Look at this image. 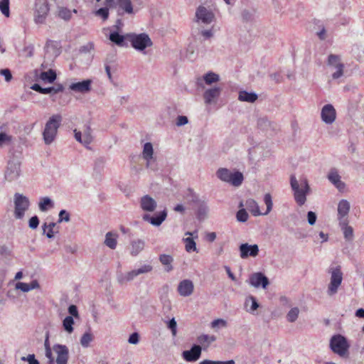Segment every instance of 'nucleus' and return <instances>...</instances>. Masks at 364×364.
I'll return each instance as SVG.
<instances>
[{"instance_id": "obj_12", "label": "nucleus", "mask_w": 364, "mask_h": 364, "mask_svg": "<svg viewBox=\"0 0 364 364\" xmlns=\"http://www.w3.org/2000/svg\"><path fill=\"white\" fill-rule=\"evenodd\" d=\"M321 120L326 124H332L336 119V111L331 104L325 105L321 111Z\"/></svg>"}, {"instance_id": "obj_11", "label": "nucleus", "mask_w": 364, "mask_h": 364, "mask_svg": "<svg viewBox=\"0 0 364 364\" xmlns=\"http://www.w3.org/2000/svg\"><path fill=\"white\" fill-rule=\"evenodd\" d=\"M21 172V163L18 159L14 158L8 162L4 177L8 181H14L19 178Z\"/></svg>"}, {"instance_id": "obj_56", "label": "nucleus", "mask_w": 364, "mask_h": 364, "mask_svg": "<svg viewBox=\"0 0 364 364\" xmlns=\"http://www.w3.org/2000/svg\"><path fill=\"white\" fill-rule=\"evenodd\" d=\"M235 361L233 360H230L227 361H220V360H204L199 363V364H235Z\"/></svg>"}, {"instance_id": "obj_29", "label": "nucleus", "mask_w": 364, "mask_h": 364, "mask_svg": "<svg viewBox=\"0 0 364 364\" xmlns=\"http://www.w3.org/2000/svg\"><path fill=\"white\" fill-rule=\"evenodd\" d=\"M348 221L340 222L339 225L343 230L344 237L347 240H351L353 237V228L348 225Z\"/></svg>"}, {"instance_id": "obj_49", "label": "nucleus", "mask_w": 364, "mask_h": 364, "mask_svg": "<svg viewBox=\"0 0 364 364\" xmlns=\"http://www.w3.org/2000/svg\"><path fill=\"white\" fill-rule=\"evenodd\" d=\"M64 90V87L62 85L59 84L55 87H49L46 88H43V94H49V93H53L56 94L60 92H63Z\"/></svg>"}, {"instance_id": "obj_20", "label": "nucleus", "mask_w": 364, "mask_h": 364, "mask_svg": "<svg viewBox=\"0 0 364 364\" xmlns=\"http://www.w3.org/2000/svg\"><path fill=\"white\" fill-rule=\"evenodd\" d=\"M350 203L346 200L342 199L338 204V220L340 222L348 221V215L350 211Z\"/></svg>"}, {"instance_id": "obj_9", "label": "nucleus", "mask_w": 364, "mask_h": 364, "mask_svg": "<svg viewBox=\"0 0 364 364\" xmlns=\"http://www.w3.org/2000/svg\"><path fill=\"white\" fill-rule=\"evenodd\" d=\"M29 206L30 201L26 196L18 193L14 195V217L16 219H22Z\"/></svg>"}, {"instance_id": "obj_54", "label": "nucleus", "mask_w": 364, "mask_h": 364, "mask_svg": "<svg viewBox=\"0 0 364 364\" xmlns=\"http://www.w3.org/2000/svg\"><path fill=\"white\" fill-rule=\"evenodd\" d=\"M248 214L244 208L239 210L236 215L237 220L242 223L246 222L248 219Z\"/></svg>"}, {"instance_id": "obj_34", "label": "nucleus", "mask_w": 364, "mask_h": 364, "mask_svg": "<svg viewBox=\"0 0 364 364\" xmlns=\"http://www.w3.org/2000/svg\"><path fill=\"white\" fill-rule=\"evenodd\" d=\"M82 136H83V141H82V144L85 146L88 147V146L92 143V141L93 140V136L92 135V129L89 125L85 126V129L83 131Z\"/></svg>"}, {"instance_id": "obj_37", "label": "nucleus", "mask_w": 364, "mask_h": 364, "mask_svg": "<svg viewBox=\"0 0 364 364\" xmlns=\"http://www.w3.org/2000/svg\"><path fill=\"white\" fill-rule=\"evenodd\" d=\"M38 207L41 211L46 212L48 208L53 207V202L48 197L42 198L39 202Z\"/></svg>"}, {"instance_id": "obj_16", "label": "nucleus", "mask_w": 364, "mask_h": 364, "mask_svg": "<svg viewBox=\"0 0 364 364\" xmlns=\"http://www.w3.org/2000/svg\"><path fill=\"white\" fill-rule=\"evenodd\" d=\"M167 217V211L166 210H164L161 212L156 213L154 215L151 216L149 214H144L142 216V219L151 223L154 226H159L166 218Z\"/></svg>"}, {"instance_id": "obj_61", "label": "nucleus", "mask_w": 364, "mask_h": 364, "mask_svg": "<svg viewBox=\"0 0 364 364\" xmlns=\"http://www.w3.org/2000/svg\"><path fill=\"white\" fill-rule=\"evenodd\" d=\"M0 75L4 77L5 80L6 82H10L11 80L12 79L11 73L10 70H9L7 68L0 70Z\"/></svg>"}, {"instance_id": "obj_13", "label": "nucleus", "mask_w": 364, "mask_h": 364, "mask_svg": "<svg viewBox=\"0 0 364 364\" xmlns=\"http://www.w3.org/2000/svg\"><path fill=\"white\" fill-rule=\"evenodd\" d=\"M240 256L242 259H246L248 257H255L259 254V247L257 245H249L248 243L241 244L239 247Z\"/></svg>"}, {"instance_id": "obj_8", "label": "nucleus", "mask_w": 364, "mask_h": 364, "mask_svg": "<svg viewBox=\"0 0 364 364\" xmlns=\"http://www.w3.org/2000/svg\"><path fill=\"white\" fill-rule=\"evenodd\" d=\"M48 0H35L33 7V21L36 24H43L49 14Z\"/></svg>"}, {"instance_id": "obj_39", "label": "nucleus", "mask_w": 364, "mask_h": 364, "mask_svg": "<svg viewBox=\"0 0 364 364\" xmlns=\"http://www.w3.org/2000/svg\"><path fill=\"white\" fill-rule=\"evenodd\" d=\"M183 242L185 243V249L186 252H198L196 247V243L193 240V238L190 237H186L183 239Z\"/></svg>"}, {"instance_id": "obj_50", "label": "nucleus", "mask_w": 364, "mask_h": 364, "mask_svg": "<svg viewBox=\"0 0 364 364\" xmlns=\"http://www.w3.org/2000/svg\"><path fill=\"white\" fill-rule=\"evenodd\" d=\"M0 10L5 16H9V0H0Z\"/></svg>"}, {"instance_id": "obj_47", "label": "nucleus", "mask_w": 364, "mask_h": 364, "mask_svg": "<svg viewBox=\"0 0 364 364\" xmlns=\"http://www.w3.org/2000/svg\"><path fill=\"white\" fill-rule=\"evenodd\" d=\"M93 336L91 333L86 332L85 333L80 339V344L82 346L87 348L89 346L90 342L92 341Z\"/></svg>"}, {"instance_id": "obj_60", "label": "nucleus", "mask_w": 364, "mask_h": 364, "mask_svg": "<svg viewBox=\"0 0 364 364\" xmlns=\"http://www.w3.org/2000/svg\"><path fill=\"white\" fill-rule=\"evenodd\" d=\"M249 301H251L252 305H251L250 309L248 310V311L253 312L254 311L257 309V308L259 307V304H258L256 299L252 296H250L249 297V299L246 300V304L248 303Z\"/></svg>"}, {"instance_id": "obj_26", "label": "nucleus", "mask_w": 364, "mask_h": 364, "mask_svg": "<svg viewBox=\"0 0 364 364\" xmlns=\"http://www.w3.org/2000/svg\"><path fill=\"white\" fill-rule=\"evenodd\" d=\"M257 98L258 96L255 92H248L245 90L239 92L238 100L241 102L253 103L257 100Z\"/></svg>"}, {"instance_id": "obj_41", "label": "nucleus", "mask_w": 364, "mask_h": 364, "mask_svg": "<svg viewBox=\"0 0 364 364\" xmlns=\"http://www.w3.org/2000/svg\"><path fill=\"white\" fill-rule=\"evenodd\" d=\"M73 12L76 14L77 10L73 9V11H70V9H68L67 8L61 7L59 9L58 16L60 18H61L65 21H68L71 18Z\"/></svg>"}, {"instance_id": "obj_23", "label": "nucleus", "mask_w": 364, "mask_h": 364, "mask_svg": "<svg viewBox=\"0 0 364 364\" xmlns=\"http://www.w3.org/2000/svg\"><path fill=\"white\" fill-rule=\"evenodd\" d=\"M329 181L333 184L339 191H343L345 188V183L341 181V176L336 169H331L328 176Z\"/></svg>"}, {"instance_id": "obj_59", "label": "nucleus", "mask_w": 364, "mask_h": 364, "mask_svg": "<svg viewBox=\"0 0 364 364\" xmlns=\"http://www.w3.org/2000/svg\"><path fill=\"white\" fill-rule=\"evenodd\" d=\"M39 225V219L38 218V216L36 215H34L33 217H31L28 221V226L30 228L34 230V229H36L38 228Z\"/></svg>"}, {"instance_id": "obj_36", "label": "nucleus", "mask_w": 364, "mask_h": 364, "mask_svg": "<svg viewBox=\"0 0 364 364\" xmlns=\"http://www.w3.org/2000/svg\"><path fill=\"white\" fill-rule=\"evenodd\" d=\"M209 211L208 205L205 202H200L198 203L197 216L199 220H203L206 218Z\"/></svg>"}, {"instance_id": "obj_15", "label": "nucleus", "mask_w": 364, "mask_h": 364, "mask_svg": "<svg viewBox=\"0 0 364 364\" xmlns=\"http://www.w3.org/2000/svg\"><path fill=\"white\" fill-rule=\"evenodd\" d=\"M53 349L57 355V364H67L69 358V350L66 346L61 344H55Z\"/></svg>"}, {"instance_id": "obj_27", "label": "nucleus", "mask_w": 364, "mask_h": 364, "mask_svg": "<svg viewBox=\"0 0 364 364\" xmlns=\"http://www.w3.org/2000/svg\"><path fill=\"white\" fill-rule=\"evenodd\" d=\"M160 262L165 266V270L166 272H171L173 269L172 263L173 258L170 255L161 254L159 257Z\"/></svg>"}, {"instance_id": "obj_51", "label": "nucleus", "mask_w": 364, "mask_h": 364, "mask_svg": "<svg viewBox=\"0 0 364 364\" xmlns=\"http://www.w3.org/2000/svg\"><path fill=\"white\" fill-rule=\"evenodd\" d=\"M227 326V321L223 318L215 319L210 323V327L214 329L218 328H225Z\"/></svg>"}, {"instance_id": "obj_42", "label": "nucleus", "mask_w": 364, "mask_h": 364, "mask_svg": "<svg viewBox=\"0 0 364 364\" xmlns=\"http://www.w3.org/2000/svg\"><path fill=\"white\" fill-rule=\"evenodd\" d=\"M203 80L207 85H211L212 83L218 82L220 80V77L215 73L209 72L204 75Z\"/></svg>"}, {"instance_id": "obj_5", "label": "nucleus", "mask_w": 364, "mask_h": 364, "mask_svg": "<svg viewBox=\"0 0 364 364\" xmlns=\"http://www.w3.org/2000/svg\"><path fill=\"white\" fill-rule=\"evenodd\" d=\"M126 38L131 43L132 46L136 50L146 53L145 49L153 45L149 35L145 33L139 34L127 33Z\"/></svg>"}, {"instance_id": "obj_38", "label": "nucleus", "mask_w": 364, "mask_h": 364, "mask_svg": "<svg viewBox=\"0 0 364 364\" xmlns=\"http://www.w3.org/2000/svg\"><path fill=\"white\" fill-rule=\"evenodd\" d=\"M40 78L43 81H47L50 83L54 82L56 79V73L53 70H49L48 71L42 72L40 75Z\"/></svg>"}, {"instance_id": "obj_10", "label": "nucleus", "mask_w": 364, "mask_h": 364, "mask_svg": "<svg viewBox=\"0 0 364 364\" xmlns=\"http://www.w3.org/2000/svg\"><path fill=\"white\" fill-rule=\"evenodd\" d=\"M327 65L331 68L335 70L331 74V77L333 80H337L343 75L345 66L341 62L339 55L330 54L328 57Z\"/></svg>"}, {"instance_id": "obj_18", "label": "nucleus", "mask_w": 364, "mask_h": 364, "mask_svg": "<svg viewBox=\"0 0 364 364\" xmlns=\"http://www.w3.org/2000/svg\"><path fill=\"white\" fill-rule=\"evenodd\" d=\"M221 88L220 87H213L206 90L203 93L204 102L206 105H212L217 102L220 95Z\"/></svg>"}, {"instance_id": "obj_62", "label": "nucleus", "mask_w": 364, "mask_h": 364, "mask_svg": "<svg viewBox=\"0 0 364 364\" xmlns=\"http://www.w3.org/2000/svg\"><path fill=\"white\" fill-rule=\"evenodd\" d=\"M128 342L134 345L137 344L139 342V333L136 332L132 333L129 337Z\"/></svg>"}, {"instance_id": "obj_19", "label": "nucleus", "mask_w": 364, "mask_h": 364, "mask_svg": "<svg viewBox=\"0 0 364 364\" xmlns=\"http://www.w3.org/2000/svg\"><path fill=\"white\" fill-rule=\"evenodd\" d=\"M177 291L181 296H189L194 291V284L190 279H183L179 282Z\"/></svg>"}, {"instance_id": "obj_53", "label": "nucleus", "mask_w": 364, "mask_h": 364, "mask_svg": "<svg viewBox=\"0 0 364 364\" xmlns=\"http://www.w3.org/2000/svg\"><path fill=\"white\" fill-rule=\"evenodd\" d=\"M95 15L101 17L106 21L109 17V9L107 7L100 8L95 11Z\"/></svg>"}, {"instance_id": "obj_52", "label": "nucleus", "mask_w": 364, "mask_h": 364, "mask_svg": "<svg viewBox=\"0 0 364 364\" xmlns=\"http://www.w3.org/2000/svg\"><path fill=\"white\" fill-rule=\"evenodd\" d=\"M199 34L204 40H208L214 36L215 31L213 28L209 29H200L199 31Z\"/></svg>"}, {"instance_id": "obj_25", "label": "nucleus", "mask_w": 364, "mask_h": 364, "mask_svg": "<svg viewBox=\"0 0 364 364\" xmlns=\"http://www.w3.org/2000/svg\"><path fill=\"white\" fill-rule=\"evenodd\" d=\"M153 155L154 149L152 144L150 142L145 143L143 147L142 156L146 161V166L147 168L151 167V161L153 159Z\"/></svg>"}, {"instance_id": "obj_64", "label": "nucleus", "mask_w": 364, "mask_h": 364, "mask_svg": "<svg viewBox=\"0 0 364 364\" xmlns=\"http://www.w3.org/2000/svg\"><path fill=\"white\" fill-rule=\"evenodd\" d=\"M21 360L28 361V364H40L38 360L35 358L34 354H30L27 357H22Z\"/></svg>"}, {"instance_id": "obj_3", "label": "nucleus", "mask_w": 364, "mask_h": 364, "mask_svg": "<svg viewBox=\"0 0 364 364\" xmlns=\"http://www.w3.org/2000/svg\"><path fill=\"white\" fill-rule=\"evenodd\" d=\"M330 348L334 353L341 358H347L349 356L350 344L347 338L341 334H336L331 337Z\"/></svg>"}, {"instance_id": "obj_44", "label": "nucleus", "mask_w": 364, "mask_h": 364, "mask_svg": "<svg viewBox=\"0 0 364 364\" xmlns=\"http://www.w3.org/2000/svg\"><path fill=\"white\" fill-rule=\"evenodd\" d=\"M73 324L74 320L71 316H66L63 321V326L64 329L69 333L73 331Z\"/></svg>"}, {"instance_id": "obj_6", "label": "nucleus", "mask_w": 364, "mask_h": 364, "mask_svg": "<svg viewBox=\"0 0 364 364\" xmlns=\"http://www.w3.org/2000/svg\"><path fill=\"white\" fill-rule=\"evenodd\" d=\"M328 272L331 275L330 283L328 285L327 294L328 296L335 295L343 281V272L341 266L332 267Z\"/></svg>"}, {"instance_id": "obj_30", "label": "nucleus", "mask_w": 364, "mask_h": 364, "mask_svg": "<svg viewBox=\"0 0 364 364\" xmlns=\"http://www.w3.org/2000/svg\"><path fill=\"white\" fill-rule=\"evenodd\" d=\"M117 235L112 232H108L105 235V244L112 250H114L117 247Z\"/></svg>"}, {"instance_id": "obj_33", "label": "nucleus", "mask_w": 364, "mask_h": 364, "mask_svg": "<svg viewBox=\"0 0 364 364\" xmlns=\"http://www.w3.org/2000/svg\"><path fill=\"white\" fill-rule=\"evenodd\" d=\"M109 40L119 46H124V39H127L126 35H120L117 31H114L109 34Z\"/></svg>"}, {"instance_id": "obj_17", "label": "nucleus", "mask_w": 364, "mask_h": 364, "mask_svg": "<svg viewBox=\"0 0 364 364\" xmlns=\"http://www.w3.org/2000/svg\"><path fill=\"white\" fill-rule=\"evenodd\" d=\"M201 350L202 348L200 346L193 345L191 350H184L182 353V357L187 362H195L200 358Z\"/></svg>"}, {"instance_id": "obj_14", "label": "nucleus", "mask_w": 364, "mask_h": 364, "mask_svg": "<svg viewBox=\"0 0 364 364\" xmlns=\"http://www.w3.org/2000/svg\"><path fill=\"white\" fill-rule=\"evenodd\" d=\"M249 283L255 288L262 287L263 289H266L269 282L268 278L264 274L255 272L250 276Z\"/></svg>"}, {"instance_id": "obj_45", "label": "nucleus", "mask_w": 364, "mask_h": 364, "mask_svg": "<svg viewBox=\"0 0 364 364\" xmlns=\"http://www.w3.org/2000/svg\"><path fill=\"white\" fill-rule=\"evenodd\" d=\"M13 136L5 132H0V147L9 145L11 143Z\"/></svg>"}, {"instance_id": "obj_46", "label": "nucleus", "mask_w": 364, "mask_h": 364, "mask_svg": "<svg viewBox=\"0 0 364 364\" xmlns=\"http://www.w3.org/2000/svg\"><path fill=\"white\" fill-rule=\"evenodd\" d=\"M264 202L267 206L266 211L262 213L263 215H266L270 213L273 207L272 196L269 193H266L264 196Z\"/></svg>"}, {"instance_id": "obj_1", "label": "nucleus", "mask_w": 364, "mask_h": 364, "mask_svg": "<svg viewBox=\"0 0 364 364\" xmlns=\"http://www.w3.org/2000/svg\"><path fill=\"white\" fill-rule=\"evenodd\" d=\"M290 184L296 203L299 206L304 205L306 201V196L310 193L311 190L307 179L303 178L298 181L295 176H291Z\"/></svg>"}, {"instance_id": "obj_55", "label": "nucleus", "mask_w": 364, "mask_h": 364, "mask_svg": "<svg viewBox=\"0 0 364 364\" xmlns=\"http://www.w3.org/2000/svg\"><path fill=\"white\" fill-rule=\"evenodd\" d=\"M58 223L69 222L70 220V216L68 212L65 210H61L58 215Z\"/></svg>"}, {"instance_id": "obj_2", "label": "nucleus", "mask_w": 364, "mask_h": 364, "mask_svg": "<svg viewBox=\"0 0 364 364\" xmlns=\"http://www.w3.org/2000/svg\"><path fill=\"white\" fill-rule=\"evenodd\" d=\"M61 121L62 117L60 114H53L47 121L42 133L45 144L50 145L55 141Z\"/></svg>"}, {"instance_id": "obj_4", "label": "nucleus", "mask_w": 364, "mask_h": 364, "mask_svg": "<svg viewBox=\"0 0 364 364\" xmlns=\"http://www.w3.org/2000/svg\"><path fill=\"white\" fill-rule=\"evenodd\" d=\"M153 270V266L150 263H146L140 265L139 267L125 273H119L117 274V282L120 284H125L133 281L136 277L141 274L150 273Z\"/></svg>"}, {"instance_id": "obj_22", "label": "nucleus", "mask_w": 364, "mask_h": 364, "mask_svg": "<svg viewBox=\"0 0 364 364\" xmlns=\"http://www.w3.org/2000/svg\"><path fill=\"white\" fill-rule=\"evenodd\" d=\"M92 80L87 79L82 82H74L70 85L69 88L76 92L87 93L91 90Z\"/></svg>"}, {"instance_id": "obj_31", "label": "nucleus", "mask_w": 364, "mask_h": 364, "mask_svg": "<svg viewBox=\"0 0 364 364\" xmlns=\"http://www.w3.org/2000/svg\"><path fill=\"white\" fill-rule=\"evenodd\" d=\"M144 247V242L142 240H133L131 242L130 253L132 256H136Z\"/></svg>"}, {"instance_id": "obj_21", "label": "nucleus", "mask_w": 364, "mask_h": 364, "mask_svg": "<svg viewBox=\"0 0 364 364\" xmlns=\"http://www.w3.org/2000/svg\"><path fill=\"white\" fill-rule=\"evenodd\" d=\"M140 208L145 212H154L157 207V202L149 195H145L140 198Z\"/></svg>"}, {"instance_id": "obj_7", "label": "nucleus", "mask_w": 364, "mask_h": 364, "mask_svg": "<svg viewBox=\"0 0 364 364\" xmlns=\"http://www.w3.org/2000/svg\"><path fill=\"white\" fill-rule=\"evenodd\" d=\"M215 19V14L211 8L200 5L196 9L195 21L198 25L208 26L214 22Z\"/></svg>"}, {"instance_id": "obj_35", "label": "nucleus", "mask_w": 364, "mask_h": 364, "mask_svg": "<svg viewBox=\"0 0 364 364\" xmlns=\"http://www.w3.org/2000/svg\"><path fill=\"white\" fill-rule=\"evenodd\" d=\"M243 179L242 173L239 171H236L235 173H232L228 183L234 186H239L242 184Z\"/></svg>"}, {"instance_id": "obj_43", "label": "nucleus", "mask_w": 364, "mask_h": 364, "mask_svg": "<svg viewBox=\"0 0 364 364\" xmlns=\"http://www.w3.org/2000/svg\"><path fill=\"white\" fill-rule=\"evenodd\" d=\"M56 224L55 223H50L49 224L44 223L42 226L43 233L46 232L48 238L51 239L54 237L53 228Z\"/></svg>"}, {"instance_id": "obj_58", "label": "nucleus", "mask_w": 364, "mask_h": 364, "mask_svg": "<svg viewBox=\"0 0 364 364\" xmlns=\"http://www.w3.org/2000/svg\"><path fill=\"white\" fill-rule=\"evenodd\" d=\"M15 287L16 289H20L23 292H28L31 290V285L24 282H17Z\"/></svg>"}, {"instance_id": "obj_40", "label": "nucleus", "mask_w": 364, "mask_h": 364, "mask_svg": "<svg viewBox=\"0 0 364 364\" xmlns=\"http://www.w3.org/2000/svg\"><path fill=\"white\" fill-rule=\"evenodd\" d=\"M231 174L232 172H230L228 169L225 168H220L216 172L218 178H220L221 181L227 183H228V181H230Z\"/></svg>"}, {"instance_id": "obj_32", "label": "nucleus", "mask_w": 364, "mask_h": 364, "mask_svg": "<svg viewBox=\"0 0 364 364\" xmlns=\"http://www.w3.org/2000/svg\"><path fill=\"white\" fill-rule=\"evenodd\" d=\"M215 340L216 337L215 336H210L208 334H202L197 338L198 343L204 348L208 347L210 344L214 342Z\"/></svg>"}, {"instance_id": "obj_57", "label": "nucleus", "mask_w": 364, "mask_h": 364, "mask_svg": "<svg viewBox=\"0 0 364 364\" xmlns=\"http://www.w3.org/2000/svg\"><path fill=\"white\" fill-rule=\"evenodd\" d=\"M167 327L171 331L172 335L175 336L177 333V323L174 318L168 322Z\"/></svg>"}, {"instance_id": "obj_28", "label": "nucleus", "mask_w": 364, "mask_h": 364, "mask_svg": "<svg viewBox=\"0 0 364 364\" xmlns=\"http://www.w3.org/2000/svg\"><path fill=\"white\" fill-rule=\"evenodd\" d=\"M245 205L254 216L262 215V213L260 212L258 203L254 199L250 198L247 200Z\"/></svg>"}, {"instance_id": "obj_48", "label": "nucleus", "mask_w": 364, "mask_h": 364, "mask_svg": "<svg viewBox=\"0 0 364 364\" xmlns=\"http://www.w3.org/2000/svg\"><path fill=\"white\" fill-rule=\"evenodd\" d=\"M299 310L297 307L292 308L287 315V319L289 322H294L299 316Z\"/></svg>"}, {"instance_id": "obj_63", "label": "nucleus", "mask_w": 364, "mask_h": 364, "mask_svg": "<svg viewBox=\"0 0 364 364\" xmlns=\"http://www.w3.org/2000/svg\"><path fill=\"white\" fill-rule=\"evenodd\" d=\"M316 218H317V217L314 212H313V211L308 212L307 219H308V223L309 225H314L316 221Z\"/></svg>"}, {"instance_id": "obj_24", "label": "nucleus", "mask_w": 364, "mask_h": 364, "mask_svg": "<svg viewBox=\"0 0 364 364\" xmlns=\"http://www.w3.org/2000/svg\"><path fill=\"white\" fill-rule=\"evenodd\" d=\"M116 2L118 6L117 12L119 15H123L124 14H134L133 6L131 0H116Z\"/></svg>"}]
</instances>
